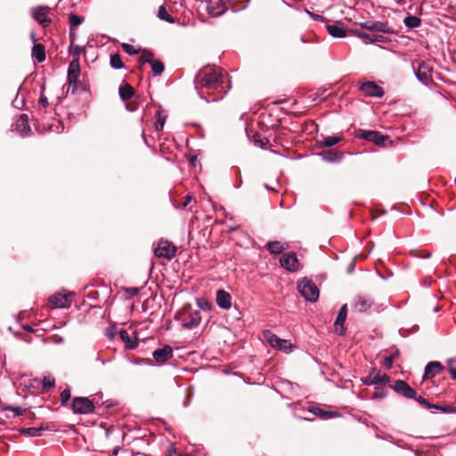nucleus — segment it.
<instances>
[{"label":"nucleus","mask_w":456,"mask_h":456,"mask_svg":"<svg viewBox=\"0 0 456 456\" xmlns=\"http://www.w3.org/2000/svg\"><path fill=\"white\" fill-rule=\"evenodd\" d=\"M30 37H31L32 41H33V42H35V41H36V38H35V34H34V32H31Z\"/></svg>","instance_id":"58"},{"label":"nucleus","mask_w":456,"mask_h":456,"mask_svg":"<svg viewBox=\"0 0 456 456\" xmlns=\"http://www.w3.org/2000/svg\"><path fill=\"white\" fill-rule=\"evenodd\" d=\"M217 305L222 309H229L232 305V297L228 292L219 289L216 292V298Z\"/></svg>","instance_id":"19"},{"label":"nucleus","mask_w":456,"mask_h":456,"mask_svg":"<svg viewBox=\"0 0 456 456\" xmlns=\"http://www.w3.org/2000/svg\"><path fill=\"white\" fill-rule=\"evenodd\" d=\"M297 289L305 300L310 302H316L318 300L319 289L311 280L304 278L298 282Z\"/></svg>","instance_id":"3"},{"label":"nucleus","mask_w":456,"mask_h":456,"mask_svg":"<svg viewBox=\"0 0 456 456\" xmlns=\"http://www.w3.org/2000/svg\"><path fill=\"white\" fill-rule=\"evenodd\" d=\"M359 37L365 44L373 43V34L362 32L359 34Z\"/></svg>","instance_id":"47"},{"label":"nucleus","mask_w":456,"mask_h":456,"mask_svg":"<svg viewBox=\"0 0 456 456\" xmlns=\"http://www.w3.org/2000/svg\"><path fill=\"white\" fill-rule=\"evenodd\" d=\"M281 265L289 272H297L299 270V261L295 253L283 254L280 258Z\"/></svg>","instance_id":"10"},{"label":"nucleus","mask_w":456,"mask_h":456,"mask_svg":"<svg viewBox=\"0 0 456 456\" xmlns=\"http://www.w3.org/2000/svg\"><path fill=\"white\" fill-rule=\"evenodd\" d=\"M327 30L330 36L337 38L345 37L346 32L342 23H335L327 26Z\"/></svg>","instance_id":"24"},{"label":"nucleus","mask_w":456,"mask_h":456,"mask_svg":"<svg viewBox=\"0 0 456 456\" xmlns=\"http://www.w3.org/2000/svg\"><path fill=\"white\" fill-rule=\"evenodd\" d=\"M387 391L384 387H375V392L372 395L373 399H381L387 396Z\"/></svg>","instance_id":"42"},{"label":"nucleus","mask_w":456,"mask_h":456,"mask_svg":"<svg viewBox=\"0 0 456 456\" xmlns=\"http://www.w3.org/2000/svg\"><path fill=\"white\" fill-rule=\"evenodd\" d=\"M119 338L125 344V347L129 350H133L138 346V338L136 336L131 337L126 330L119 331Z\"/></svg>","instance_id":"20"},{"label":"nucleus","mask_w":456,"mask_h":456,"mask_svg":"<svg viewBox=\"0 0 456 456\" xmlns=\"http://www.w3.org/2000/svg\"><path fill=\"white\" fill-rule=\"evenodd\" d=\"M411 0H395V2L398 4V5H405L407 4L409 2H411Z\"/></svg>","instance_id":"55"},{"label":"nucleus","mask_w":456,"mask_h":456,"mask_svg":"<svg viewBox=\"0 0 456 456\" xmlns=\"http://www.w3.org/2000/svg\"><path fill=\"white\" fill-rule=\"evenodd\" d=\"M118 94L123 101H127L134 96V89L129 84H125L119 87Z\"/></svg>","instance_id":"29"},{"label":"nucleus","mask_w":456,"mask_h":456,"mask_svg":"<svg viewBox=\"0 0 456 456\" xmlns=\"http://www.w3.org/2000/svg\"><path fill=\"white\" fill-rule=\"evenodd\" d=\"M420 405H422L423 407L427 408V409H433V408H438V405L437 404H433V403H430L428 401H427L424 397L422 396H417L415 395V398H414Z\"/></svg>","instance_id":"39"},{"label":"nucleus","mask_w":456,"mask_h":456,"mask_svg":"<svg viewBox=\"0 0 456 456\" xmlns=\"http://www.w3.org/2000/svg\"><path fill=\"white\" fill-rule=\"evenodd\" d=\"M63 340H64L63 338L60 337L58 339H56V342L62 343Z\"/></svg>","instance_id":"59"},{"label":"nucleus","mask_w":456,"mask_h":456,"mask_svg":"<svg viewBox=\"0 0 456 456\" xmlns=\"http://www.w3.org/2000/svg\"><path fill=\"white\" fill-rule=\"evenodd\" d=\"M192 200H195L194 197L188 194L185 198H184V200L183 202L182 203V208H185L186 207H188L190 205V203L192 201Z\"/></svg>","instance_id":"48"},{"label":"nucleus","mask_w":456,"mask_h":456,"mask_svg":"<svg viewBox=\"0 0 456 456\" xmlns=\"http://www.w3.org/2000/svg\"><path fill=\"white\" fill-rule=\"evenodd\" d=\"M412 67L416 77L424 85H428L430 81L431 67L424 61L419 62L417 69L414 64Z\"/></svg>","instance_id":"12"},{"label":"nucleus","mask_w":456,"mask_h":456,"mask_svg":"<svg viewBox=\"0 0 456 456\" xmlns=\"http://www.w3.org/2000/svg\"><path fill=\"white\" fill-rule=\"evenodd\" d=\"M70 38L73 40L75 38V35L72 34V30H70Z\"/></svg>","instance_id":"60"},{"label":"nucleus","mask_w":456,"mask_h":456,"mask_svg":"<svg viewBox=\"0 0 456 456\" xmlns=\"http://www.w3.org/2000/svg\"><path fill=\"white\" fill-rule=\"evenodd\" d=\"M70 396H71L70 390L69 388L64 389L61 393V404L62 405L66 404L69 402V400L70 399Z\"/></svg>","instance_id":"46"},{"label":"nucleus","mask_w":456,"mask_h":456,"mask_svg":"<svg viewBox=\"0 0 456 456\" xmlns=\"http://www.w3.org/2000/svg\"><path fill=\"white\" fill-rule=\"evenodd\" d=\"M43 428H28L21 429V434H24L28 436H40L42 434Z\"/></svg>","instance_id":"38"},{"label":"nucleus","mask_w":456,"mask_h":456,"mask_svg":"<svg viewBox=\"0 0 456 456\" xmlns=\"http://www.w3.org/2000/svg\"><path fill=\"white\" fill-rule=\"evenodd\" d=\"M318 412L316 411H314L315 414H319L320 416L323 417V418H330L332 416V413L331 412H328V411H324L321 409H317Z\"/></svg>","instance_id":"51"},{"label":"nucleus","mask_w":456,"mask_h":456,"mask_svg":"<svg viewBox=\"0 0 456 456\" xmlns=\"http://www.w3.org/2000/svg\"><path fill=\"white\" fill-rule=\"evenodd\" d=\"M49 8L46 6H37L33 9L31 15L38 23L44 27H47L52 23V20L48 17Z\"/></svg>","instance_id":"13"},{"label":"nucleus","mask_w":456,"mask_h":456,"mask_svg":"<svg viewBox=\"0 0 456 456\" xmlns=\"http://www.w3.org/2000/svg\"><path fill=\"white\" fill-rule=\"evenodd\" d=\"M134 293L138 292V289H136V288H134Z\"/></svg>","instance_id":"62"},{"label":"nucleus","mask_w":456,"mask_h":456,"mask_svg":"<svg viewBox=\"0 0 456 456\" xmlns=\"http://www.w3.org/2000/svg\"><path fill=\"white\" fill-rule=\"evenodd\" d=\"M126 108L129 111H134L137 109V104H135L134 102H127L126 104Z\"/></svg>","instance_id":"53"},{"label":"nucleus","mask_w":456,"mask_h":456,"mask_svg":"<svg viewBox=\"0 0 456 456\" xmlns=\"http://www.w3.org/2000/svg\"><path fill=\"white\" fill-rule=\"evenodd\" d=\"M319 155L327 162H338L342 159L343 154L334 150L325 151Z\"/></svg>","instance_id":"26"},{"label":"nucleus","mask_w":456,"mask_h":456,"mask_svg":"<svg viewBox=\"0 0 456 456\" xmlns=\"http://www.w3.org/2000/svg\"><path fill=\"white\" fill-rule=\"evenodd\" d=\"M72 410L77 414H89L94 411V405L87 397H75L72 401Z\"/></svg>","instance_id":"5"},{"label":"nucleus","mask_w":456,"mask_h":456,"mask_svg":"<svg viewBox=\"0 0 456 456\" xmlns=\"http://www.w3.org/2000/svg\"><path fill=\"white\" fill-rule=\"evenodd\" d=\"M118 448L114 449V450H113V454H115V455H116V454H118Z\"/></svg>","instance_id":"61"},{"label":"nucleus","mask_w":456,"mask_h":456,"mask_svg":"<svg viewBox=\"0 0 456 456\" xmlns=\"http://www.w3.org/2000/svg\"><path fill=\"white\" fill-rule=\"evenodd\" d=\"M122 49L125 53H126L129 55H135L139 53V49L135 48L134 45H129L127 43L122 44Z\"/></svg>","instance_id":"40"},{"label":"nucleus","mask_w":456,"mask_h":456,"mask_svg":"<svg viewBox=\"0 0 456 456\" xmlns=\"http://www.w3.org/2000/svg\"><path fill=\"white\" fill-rule=\"evenodd\" d=\"M343 140L342 135H333V136H326L323 137L322 140L318 141V144L320 147L330 148L337 143L340 142Z\"/></svg>","instance_id":"27"},{"label":"nucleus","mask_w":456,"mask_h":456,"mask_svg":"<svg viewBox=\"0 0 456 456\" xmlns=\"http://www.w3.org/2000/svg\"><path fill=\"white\" fill-rule=\"evenodd\" d=\"M360 90L368 97L381 98L385 94L384 89L371 81L362 83Z\"/></svg>","instance_id":"8"},{"label":"nucleus","mask_w":456,"mask_h":456,"mask_svg":"<svg viewBox=\"0 0 456 456\" xmlns=\"http://www.w3.org/2000/svg\"><path fill=\"white\" fill-rule=\"evenodd\" d=\"M152 356L158 363H164L173 357V349L170 346H165L155 350L152 353Z\"/></svg>","instance_id":"16"},{"label":"nucleus","mask_w":456,"mask_h":456,"mask_svg":"<svg viewBox=\"0 0 456 456\" xmlns=\"http://www.w3.org/2000/svg\"><path fill=\"white\" fill-rule=\"evenodd\" d=\"M450 374L452 376V378L456 380V369H450Z\"/></svg>","instance_id":"56"},{"label":"nucleus","mask_w":456,"mask_h":456,"mask_svg":"<svg viewBox=\"0 0 456 456\" xmlns=\"http://www.w3.org/2000/svg\"><path fill=\"white\" fill-rule=\"evenodd\" d=\"M403 23L409 28H418L420 26L421 20L419 18H418L416 16L409 15L404 18Z\"/></svg>","instance_id":"31"},{"label":"nucleus","mask_w":456,"mask_h":456,"mask_svg":"<svg viewBox=\"0 0 456 456\" xmlns=\"http://www.w3.org/2000/svg\"><path fill=\"white\" fill-rule=\"evenodd\" d=\"M80 75V67L77 59L70 61L68 69V82L72 86V93L77 89V82Z\"/></svg>","instance_id":"11"},{"label":"nucleus","mask_w":456,"mask_h":456,"mask_svg":"<svg viewBox=\"0 0 456 456\" xmlns=\"http://www.w3.org/2000/svg\"><path fill=\"white\" fill-rule=\"evenodd\" d=\"M347 315V306L346 305H344L337 316V319L335 321V326L337 327L338 332L342 335L345 330L344 322H346Z\"/></svg>","instance_id":"22"},{"label":"nucleus","mask_w":456,"mask_h":456,"mask_svg":"<svg viewBox=\"0 0 456 456\" xmlns=\"http://www.w3.org/2000/svg\"><path fill=\"white\" fill-rule=\"evenodd\" d=\"M4 410L13 412L15 416L23 415V413L25 412L24 409H22L20 407L11 406V405L4 406Z\"/></svg>","instance_id":"44"},{"label":"nucleus","mask_w":456,"mask_h":456,"mask_svg":"<svg viewBox=\"0 0 456 456\" xmlns=\"http://www.w3.org/2000/svg\"><path fill=\"white\" fill-rule=\"evenodd\" d=\"M166 121V116H162L160 111H158V119L154 124L155 129L160 131L163 129Z\"/></svg>","instance_id":"41"},{"label":"nucleus","mask_w":456,"mask_h":456,"mask_svg":"<svg viewBox=\"0 0 456 456\" xmlns=\"http://www.w3.org/2000/svg\"><path fill=\"white\" fill-rule=\"evenodd\" d=\"M225 11H226V8H225L224 4L222 3H216V4L209 3V4H208V6H207L208 13L214 17L221 16L222 14H224L225 12Z\"/></svg>","instance_id":"25"},{"label":"nucleus","mask_w":456,"mask_h":456,"mask_svg":"<svg viewBox=\"0 0 456 456\" xmlns=\"http://www.w3.org/2000/svg\"><path fill=\"white\" fill-rule=\"evenodd\" d=\"M38 103L43 107L46 108L48 106V99L45 95L41 94L38 100Z\"/></svg>","instance_id":"49"},{"label":"nucleus","mask_w":456,"mask_h":456,"mask_svg":"<svg viewBox=\"0 0 456 456\" xmlns=\"http://www.w3.org/2000/svg\"><path fill=\"white\" fill-rule=\"evenodd\" d=\"M373 305V301L366 297L358 296L355 297L353 308L354 311L363 313L369 310Z\"/></svg>","instance_id":"18"},{"label":"nucleus","mask_w":456,"mask_h":456,"mask_svg":"<svg viewBox=\"0 0 456 456\" xmlns=\"http://www.w3.org/2000/svg\"><path fill=\"white\" fill-rule=\"evenodd\" d=\"M437 410H440L444 412H451L452 411V408L450 406H440L438 405V408H436Z\"/></svg>","instance_id":"54"},{"label":"nucleus","mask_w":456,"mask_h":456,"mask_svg":"<svg viewBox=\"0 0 456 456\" xmlns=\"http://www.w3.org/2000/svg\"><path fill=\"white\" fill-rule=\"evenodd\" d=\"M201 322V313L200 310H194L183 314L182 325L183 328L191 330L200 325Z\"/></svg>","instance_id":"9"},{"label":"nucleus","mask_w":456,"mask_h":456,"mask_svg":"<svg viewBox=\"0 0 456 456\" xmlns=\"http://www.w3.org/2000/svg\"><path fill=\"white\" fill-rule=\"evenodd\" d=\"M32 57L37 62H42L45 60V46L42 44H35L32 48Z\"/></svg>","instance_id":"28"},{"label":"nucleus","mask_w":456,"mask_h":456,"mask_svg":"<svg viewBox=\"0 0 456 456\" xmlns=\"http://www.w3.org/2000/svg\"><path fill=\"white\" fill-rule=\"evenodd\" d=\"M154 54L152 52L149 50H143L142 55L140 57V63L142 65L144 63H151L154 61Z\"/></svg>","instance_id":"37"},{"label":"nucleus","mask_w":456,"mask_h":456,"mask_svg":"<svg viewBox=\"0 0 456 456\" xmlns=\"http://www.w3.org/2000/svg\"><path fill=\"white\" fill-rule=\"evenodd\" d=\"M15 130L21 135H29L31 129L28 125V117L27 114H21L14 124Z\"/></svg>","instance_id":"15"},{"label":"nucleus","mask_w":456,"mask_h":456,"mask_svg":"<svg viewBox=\"0 0 456 456\" xmlns=\"http://www.w3.org/2000/svg\"><path fill=\"white\" fill-rule=\"evenodd\" d=\"M49 302L55 308H68L70 305L69 297L61 293H55L50 297Z\"/></svg>","instance_id":"17"},{"label":"nucleus","mask_w":456,"mask_h":456,"mask_svg":"<svg viewBox=\"0 0 456 456\" xmlns=\"http://www.w3.org/2000/svg\"><path fill=\"white\" fill-rule=\"evenodd\" d=\"M362 26L371 32L388 33L391 31L385 23L380 21H367Z\"/></svg>","instance_id":"23"},{"label":"nucleus","mask_w":456,"mask_h":456,"mask_svg":"<svg viewBox=\"0 0 456 456\" xmlns=\"http://www.w3.org/2000/svg\"><path fill=\"white\" fill-rule=\"evenodd\" d=\"M362 382L364 385L371 386V385H379V384H387L389 382V377L387 374H381L380 371L376 369H372L369 374L361 379Z\"/></svg>","instance_id":"6"},{"label":"nucleus","mask_w":456,"mask_h":456,"mask_svg":"<svg viewBox=\"0 0 456 456\" xmlns=\"http://www.w3.org/2000/svg\"><path fill=\"white\" fill-rule=\"evenodd\" d=\"M158 17L159 20H165L168 23H174L175 22V19L170 15L168 14L166 7L164 5H161L159 8V12H158Z\"/></svg>","instance_id":"33"},{"label":"nucleus","mask_w":456,"mask_h":456,"mask_svg":"<svg viewBox=\"0 0 456 456\" xmlns=\"http://www.w3.org/2000/svg\"><path fill=\"white\" fill-rule=\"evenodd\" d=\"M386 37L379 34H373V43L375 42H385Z\"/></svg>","instance_id":"52"},{"label":"nucleus","mask_w":456,"mask_h":456,"mask_svg":"<svg viewBox=\"0 0 456 456\" xmlns=\"http://www.w3.org/2000/svg\"><path fill=\"white\" fill-rule=\"evenodd\" d=\"M267 250L273 255L281 254L284 250L283 245L277 240L269 241L266 245Z\"/></svg>","instance_id":"30"},{"label":"nucleus","mask_w":456,"mask_h":456,"mask_svg":"<svg viewBox=\"0 0 456 456\" xmlns=\"http://www.w3.org/2000/svg\"><path fill=\"white\" fill-rule=\"evenodd\" d=\"M200 98L207 102H216L224 98L231 88V81L222 70L204 68L194 79Z\"/></svg>","instance_id":"1"},{"label":"nucleus","mask_w":456,"mask_h":456,"mask_svg":"<svg viewBox=\"0 0 456 456\" xmlns=\"http://www.w3.org/2000/svg\"><path fill=\"white\" fill-rule=\"evenodd\" d=\"M393 365V357L392 356H389V357H386L384 359V366L387 368V369H390Z\"/></svg>","instance_id":"50"},{"label":"nucleus","mask_w":456,"mask_h":456,"mask_svg":"<svg viewBox=\"0 0 456 456\" xmlns=\"http://www.w3.org/2000/svg\"><path fill=\"white\" fill-rule=\"evenodd\" d=\"M393 388L396 393L403 395L408 399L415 398L416 391L403 380H396L393 386Z\"/></svg>","instance_id":"14"},{"label":"nucleus","mask_w":456,"mask_h":456,"mask_svg":"<svg viewBox=\"0 0 456 456\" xmlns=\"http://www.w3.org/2000/svg\"><path fill=\"white\" fill-rule=\"evenodd\" d=\"M176 252L175 247L167 240H160L155 249V256L160 258L171 259Z\"/></svg>","instance_id":"7"},{"label":"nucleus","mask_w":456,"mask_h":456,"mask_svg":"<svg viewBox=\"0 0 456 456\" xmlns=\"http://www.w3.org/2000/svg\"><path fill=\"white\" fill-rule=\"evenodd\" d=\"M19 104H20V102H19V101H18V99L16 98V99L13 101V105H14L16 108H20V107L19 106Z\"/></svg>","instance_id":"57"},{"label":"nucleus","mask_w":456,"mask_h":456,"mask_svg":"<svg viewBox=\"0 0 456 456\" xmlns=\"http://www.w3.org/2000/svg\"><path fill=\"white\" fill-rule=\"evenodd\" d=\"M265 340L273 348L281 351L285 354H289L293 349V345L287 339L280 338L271 330H265L263 332Z\"/></svg>","instance_id":"2"},{"label":"nucleus","mask_w":456,"mask_h":456,"mask_svg":"<svg viewBox=\"0 0 456 456\" xmlns=\"http://www.w3.org/2000/svg\"><path fill=\"white\" fill-rule=\"evenodd\" d=\"M443 370V366L439 362H430L425 368L423 379H428L435 377Z\"/></svg>","instance_id":"21"},{"label":"nucleus","mask_w":456,"mask_h":456,"mask_svg":"<svg viewBox=\"0 0 456 456\" xmlns=\"http://www.w3.org/2000/svg\"><path fill=\"white\" fill-rule=\"evenodd\" d=\"M151 67L154 76L161 75L165 69L163 62L159 60H154L151 63Z\"/></svg>","instance_id":"34"},{"label":"nucleus","mask_w":456,"mask_h":456,"mask_svg":"<svg viewBox=\"0 0 456 456\" xmlns=\"http://www.w3.org/2000/svg\"><path fill=\"white\" fill-rule=\"evenodd\" d=\"M358 137L369 142H372L376 145L382 147L386 146L387 142H391L388 136L373 130H361L358 134Z\"/></svg>","instance_id":"4"},{"label":"nucleus","mask_w":456,"mask_h":456,"mask_svg":"<svg viewBox=\"0 0 456 456\" xmlns=\"http://www.w3.org/2000/svg\"><path fill=\"white\" fill-rule=\"evenodd\" d=\"M178 456H190V455H188V454H184V455L179 454Z\"/></svg>","instance_id":"63"},{"label":"nucleus","mask_w":456,"mask_h":456,"mask_svg":"<svg viewBox=\"0 0 456 456\" xmlns=\"http://www.w3.org/2000/svg\"><path fill=\"white\" fill-rule=\"evenodd\" d=\"M84 20V18L81 16H78L74 13H70L69 16V23L70 27V30L76 28L77 26H79Z\"/></svg>","instance_id":"36"},{"label":"nucleus","mask_w":456,"mask_h":456,"mask_svg":"<svg viewBox=\"0 0 456 456\" xmlns=\"http://www.w3.org/2000/svg\"><path fill=\"white\" fill-rule=\"evenodd\" d=\"M110 67L114 69H119L124 67L123 61L118 53L110 55Z\"/></svg>","instance_id":"35"},{"label":"nucleus","mask_w":456,"mask_h":456,"mask_svg":"<svg viewBox=\"0 0 456 456\" xmlns=\"http://www.w3.org/2000/svg\"><path fill=\"white\" fill-rule=\"evenodd\" d=\"M85 52H86L85 47L80 46V45H75L72 47L70 53L72 54V56L76 57V59L78 60V56Z\"/></svg>","instance_id":"45"},{"label":"nucleus","mask_w":456,"mask_h":456,"mask_svg":"<svg viewBox=\"0 0 456 456\" xmlns=\"http://www.w3.org/2000/svg\"><path fill=\"white\" fill-rule=\"evenodd\" d=\"M55 385V380L52 377H45L43 380V387L45 390H49L50 388L53 387Z\"/></svg>","instance_id":"43"},{"label":"nucleus","mask_w":456,"mask_h":456,"mask_svg":"<svg viewBox=\"0 0 456 456\" xmlns=\"http://www.w3.org/2000/svg\"><path fill=\"white\" fill-rule=\"evenodd\" d=\"M253 142L256 146H258L263 149L265 148L266 145L269 143V140L259 133H256L253 134Z\"/></svg>","instance_id":"32"}]
</instances>
